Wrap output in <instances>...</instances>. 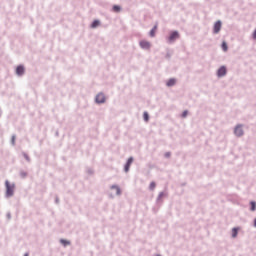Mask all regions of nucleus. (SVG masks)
Segmentation results:
<instances>
[{
    "label": "nucleus",
    "mask_w": 256,
    "mask_h": 256,
    "mask_svg": "<svg viewBox=\"0 0 256 256\" xmlns=\"http://www.w3.org/2000/svg\"><path fill=\"white\" fill-rule=\"evenodd\" d=\"M24 256H29V254H28V253H26Z\"/></svg>",
    "instance_id": "bb28decb"
},
{
    "label": "nucleus",
    "mask_w": 256,
    "mask_h": 256,
    "mask_svg": "<svg viewBox=\"0 0 256 256\" xmlns=\"http://www.w3.org/2000/svg\"><path fill=\"white\" fill-rule=\"evenodd\" d=\"M155 33H157V25H155L150 31V37H155Z\"/></svg>",
    "instance_id": "9d476101"
},
{
    "label": "nucleus",
    "mask_w": 256,
    "mask_h": 256,
    "mask_svg": "<svg viewBox=\"0 0 256 256\" xmlns=\"http://www.w3.org/2000/svg\"><path fill=\"white\" fill-rule=\"evenodd\" d=\"M176 39H179V32L174 31L168 37V41H169V43H173V41H176Z\"/></svg>",
    "instance_id": "f03ea898"
},
{
    "label": "nucleus",
    "mask_w": 256,
    "mask_h": 256,
    "mask_svg": "<svg viewBox=\"0 0 256 256\" xmlns=\"http://www.w3.org/2000/svg\"><path fill=\"white\" fill-rule=\"evenodd\" d=\"M143 117H144V121H149V114L147 112H144L143 114Z\"/></svg>",
    "instance_id": "f3484780"
},
{
    "label": "nucleus",
    "mask_w": 256,
    "mask_h": 256,
    "mask_svg": "<svg viewBox=\"0 0 256 256\" xmlns=\"http://www.w3.org/2000/svg\"><path fill=\"white\" fill-rule=\"evenodd\" d=\"M6 185V197H13V193H15V184L9 183V180L5 181Z\"/></svg>",
    "instance_id": "f257e3e1"
},
{
    "label": "nucleus",
    "mask_w": 256,
    "mask_h": 256,
    "mask_svg": "<svg viewBox=\"0 0 256 256\" xmlns=\"http://www.w3.org/2000/svg\"><path fill=\"white\" fill-rule=\"evenodd\" d=\"M140 47L142 49L149 50V49H151V43L147 40H142V41H140Z\"/></svg>",
    "instance_id": "7ed1b4c3"
},
{
    "label": "nucleus",
    "mask_w": 256,
    "mask_h": 256,
    "mask_svg": "<svg viewBox=\"0 0 256 256\" xmlns=\"http://www.w3.org/2000/svg\"><path fill=\"white\" fill-rule=\"evenodd\" d=\"M221 21H217L215 24H214V28H213V31L215 34L219 33V31H221Z\"/></svg>",
    "instance_id": "423d86ee"
},
{
    "label": "nucleus",
    "mask_w": 256,
    "mask_h": 256,
    "mask_svg": "<svg viewBox=\"0 0 256 256\" xmlns=\"http://www.w3.org/2000/svg\"><path fill=\"white\" fill-rule=\"evenodd\" d=\"M175 83H177L175 78H171L170 80L167 81L166 85H167V87H173V85H175Z\"/></svg>",
    "instance_id": "1a4fd4ad"
},
{
    "label": "nucleus",
    "mask_w": 256,
    "mask_h": 256,
    "mask_svg": "<svg viewBox=\"0 0 256 256\" xmlns=\"http://www.w3.org/2000/svg\"><path fill=\"white\" fill-rule=\"evenodd\" d=\"M130 167H131V165L126 163V165L124 167V171L127 173L129 171Z\"/></svg>",
    "instance_id": "6ab92c4d"
},
{
    "label": "nucleus",
    "mask_w": 256,
    "mask_h": 256,
    "mask_svg": "<svg viewBox=\"0 0 256 256\" xmlns=\"http://www.w3.org/2000/svg\"><path fill=\"white\" fill-rule=\"evenodd\" d=\"M12 143H15V137H12Z\"/></svg>",
    "instance_id": "393cba45"
},
{
    "label": "nucleus",
    "mask_w": 256,
    "mask_h": 256,
    "mask_svg": "<svg viewBox=\"0 0 256 256\" xmlns=\"http://www.w3.org/2000/svg\"><path fill=\"white\" fill-rule=\"evenodd\" d=\"M16 73H17L18 75H23V73H25V68H24L23 66H18V67L16 68Z\"/></svg>",
    "instance_id": "6e6552de"
},
{
    "label": "nucleus",
    "mask_w": 256,
    "mask_h": 256,
    "mask_svg": "<svg viewBox=\"0 0 256 256\" xmlns=\"http://www.w3.org/2000/svg\"><path fill=\"white\" fill-rule=\"evenodd\" d=\"M24 157L27 161H29V156L27 154H24Z\"/></svg>",
    "instance_id": "5701e85b"
},
{
    "label": "nucleus",
    "mask_w": 256,
    "mask_h": 256,
    "mask_svg": "<svg viewBox=\"0 0 256 256\" xmlns=\"http://www.w3.org/2000/svg\"><path fill=\"white\" fill-rule=\"evenodd\" d=\"M222 49H223V51H225V52L228 51L227 42H222Z\"/></svg>",
    "instance_id": "4468645a"
},
{
    "label": "nucleus",
    "mask_w": 256,
    "mask_h": 256,
    "mask_svg": "<svg viewBox=\"0 0 256 256\" xmlns=\"http://www.w3.org/2000/svg\"><path fill=\"white\" fill-rule=\"evenodd\" d=\"M99 25H100V22H99L98 20H95V21L92 23L91 27H92V29H95L96 27H99Z\"/></svg>",
    "instance_id": "f8f14e48"
},
{
    "label": "nucleus",
    "mask_w": 256,
    "mask_h": 256,
    "mask_svg": "<svg viewBox=\"0 0 256 256\" xmlns=\"http://www.w3.org/2000/svg\"><path fill=\"white\" fill-rule=\"evenodd\" d=\"M238 230L237 228L232 229V237H237Z\"/></svg>",
    "instance_id": "dca6fc26"
},
{
    "label": "nucleus",
    "mask_w": 256,
    "mask_h": 256,
    "mask_svg": "<svg viewBox=\"0 0 256 256\" xmlns=\"http://www.w3.org/2000/svg\"><path fill=\"white\" fill-rule=\"evenodd\" d=\"M155 187H156L155 182H151V183H150V186H149V189H150L151 191H153V189H155Z\"/></svg>",
    "instance_id": "a211bd4d"
},
{
    "label": "nucleus",
    "mask_w": 256,
    "mask_h": 256,
    "mask_svg": "<svg viewBox=\"0 0 256 256\" xmlns=\"http://www.w3.org/2000/svg\"><path fill=\"white\" fill-rule=\"evenodd\" d=\"M96 103H105V94L100 93L96 96Z\"/></svg>",
    "instance_id": "0eeeda50"
},
{
    "label": "nucleus",
    "mask_w": 256,
    "mask_h": 256,
    "mask_svg": "<svg viewBox=\"0 0 256 256\" xmlns=\"http://www.w3.org/2000/svg\"><path fill=\"white\" fill-rule=\"evenodd\" d=\"M253 39H256V30L253 32Z\"/></svg>",
    "instance_id": "b1692460"
},
{
    "label": "nucleus",
    "mask_w": 256,
    "mask_h": 256,
    "mask_svg": "<svg viewBox=\"0 0 256 256\" xmlns=\"http://www.w3.org/2000/svg\"><path fill=\"white\" fill-rule=\"evenodd\" d=\"M133 163V157H130L126 164L131 165Z\"/></svg>",
    "instance_id": "aec40b11"
},
{
    "label": "nucleus",
    "mask_w": 256,
    "mask_h": 256,
    "mask_svg": "<svg viewBox=\"0 0 256 256\" xmlns=\"http://www.w3.org/2000/svg\"><path fill=\"white\" fill-rule=\"evenodd\" d=\"M251 205V211H255L256 210V203L255 201L250 202Z\"/></svg>",
    "instance_id": "2eb2a0df"
},
{
    "label": "nucleus",
    "mask_w": 256,
    "mask_h": 256,
    "mask_svg": "<svg viewBox=\"0 0 256 256\" xmlns=\"http://www.w3.org/2000/svg\"><path fill=\"white\" fill-rule=\"evenodd\" d=\"M234 133L237 137H241L243 135V127L241 125L236 126Z\"/></svg>",
    "instance_id": "39448f33"
},
{
    "label": "nucleus",
    "mask_w": 256,
    "mask_h": 256,
    "mask_svg": "<svg viewBox=\"0 0 256 256\" xmlns=\"http://www.w3.org/2000/svg\"><path fill=\"white\" fill-rule=\"evenodd\" d=\"M189 114V112L187 110H185L183 113H182V117H187V115Z\"/></svg>",
    "instance_id": "4be33fe9"
},
{
    "label": "nucleus",
    "mask_w": 256,
    "mask_h": 256,
    "mask_svg": "<svg viewBox=\"0 0 256 256\" xmlns=\"http://www.w3.org/2000/svg\"><path fill=\"white\" fill-rule=\"evenodd\" d=\"M218 77H225V75H227V68H225V66H222L218 69L217 72Z\"/></svg>",
    "instance_id": "20e7f679"
},
{
    "label": "nucleus",
    "mask_w": 256,
    "mask_h": 256,
    "mask_svg": "<svg viewBox=\"0 0 256 256\" xmlns=\"http://www.w3.org/2000/svg\"><path fill=\"white\" fill-rule=\"evenodd\" d=\"M254 227H256V218H255V220H254Z\"/></svg>",
    "instance_id": "a878e982"
},
{
    "label": "nucleus",
    "mask_w": 256,
    "mask_h": 256,
    "mask_svg": "<svg viewBox=\"0 0 256 256\" xmlns=\"http://www.w3.org/2000/svg\"><path fill=\"white\" fill-rule=\"evenodd\" d=\"M61 244H62V245H69V241H67V240H61Z\"/></svg>",
    "instance_id": "412c9836"
},
{
    "label": "nucleus",
    "mask_w": 256,
    "mask_h": 256,
    "mask_svg": "<svg viewBox=\"0 0 256 256\" xmlns=\"http://www.w3.org/2000/svg\"><path fill=\"white\" fill-rule=\"evenodd\" d=\"M111 189H115L116 190V195H121V188H119V186H112Z\"/></svg>",
    "instance_id": "9b49d317"
},
{
    "label": "nucleus",
    "mask_w": 256,
    "mask_h": 256,
    "mask_svg": "<svg viewBox=\"0 0 256 256\" xmlns=\"http://www.w3.org/2000/svg\"><path fill=\"white\" fill-rule=\"evenodd\" d=\"M113 11H114L115 13H119V11H121V6L114 5V6H113Z\"/></svg>",
    "instance_id": "ddd939ff"
}]
</instances>
